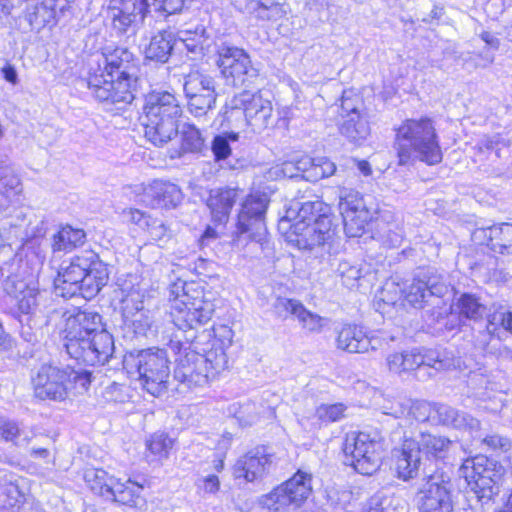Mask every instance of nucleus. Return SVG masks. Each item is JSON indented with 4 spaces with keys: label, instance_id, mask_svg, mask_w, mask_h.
Returning a JSON list of instances; mask_svg holds the SVG:
<instances>
[{
    "label": "nucleus",
    "instance_id": "obj_56",
    "mask_svg": "<svg viewBox=\"0 0 512 512\" xmlns=\"http://www.w3.org/2000/svg\"><path fill=\"white\" fill-rule=\"evenodd\" d=\"M336 171L334 162L326 157L314 158L313 168L308 174V181L317 182L325 177L332 176Z\"/></svg>",
    "mask_w": 512,
    "mask_h": 512
},
{
    "label": "nucleus",
    "instance_id": "obj_16",
    "mask_svg": "<svg viewBox=\"0 0 512 512\" xmlns=\"http://www.w3.org/2000/svg\"><path fill=\"white\" fill-rule=\"evenodd\" d=\"M188 109L195 117H201L212 109L216 102L214 79L200 72H191L184 82Z\"/></svg>",
    "mask_w": 512,
    "mask_h": 512
},
{
    "label": "nucleus",
    "instance_id": "obj_6",
    "mask_svg": "<svg viewBox=\"0 0 512 512\" xmlns=\"http://www.w3.org/2000/svg\"><path fill=\"white\" fill-rule=\"evenodd\" d=\"M124 366L130 374H137L143 389L153 396H160L168 389L170 360L166 350L151 347L129 352Z\"/></svg>",
    "mask_w": 512,
    "mask_h": 512
},
{
    "label": "nucleus",
    "instance_id": "obj_23",
    "mask_svg": "<svg viewBox=\"0 0 512 512\" xmlns=\"http://www.w3.org/2000/svg\"><path fill=\"white\" fill-rule=\"evenodd\" d=\"M146 8V1L140 0H110L108 17L113 28L119 34L127 33L133 26L138 15Z\"/></svg>",
    "mask_w": 512,
    "mask_h": 512
},
{
    "label": "nucleus",
    "instance_id": "obj_19",
    "mask_svg": "<svg viewBox=\"0 0 512 512\" xmlns=\"http://www.w3.org/2000/svg\"><path fill=\"white\" fill-rule=\"evenodd\" d=\"M175 362L174 378L178 382L188 388L202 387L208 383V366H205V359L190 346L179 352Z\"/></svg>",
    "mask_w": 512,
    "mask_h": 512
},
{
    "label": "nucleus",
    "instance_id": "obj_8",
    "mask_svg": "<svg viewBox=\"0 0 512 512\" xmlns=\"http://www.w3.org/2000/svg\"><path fill=\"white\" fill-rule=\"evenodd\" d=\"M452 442L440 435L420 433L417 438H405L401 447L394 449L398 477L404 481L415 478L421 464V454L428 458L446 457Z\"/></svg>",
    "mask_w": 512,
    "mask_h": 512
},
{
    "label": "nucleus",
    "instance_id": "obj_45",
    "mask_svg": "<svg viewBox=\"0 0 512 512\" xmlns=\"http://www.w3.org/2000/svg\"><path fill=\"white\" fill-rule=\"evenodd\" d=\"M453 307L460 316L474 321L481 320L486 313V307L480 302V299L470 293L460 295Z\"/></svg>",
    "mask_w": 512,
    "mask_h": 512
},
{
    "label": "nucleus",
    "instance_id": "obj_46",
    "mask_svg": "<svg viewBox=\"0 0 512 512\" xmlns=\"http://www.w3.org/2000/svg\"><path fill=\"white\" fill-rule=\"evenodd\" d=\"M86 234L82 229H75L71 226H65L53 237L52 248L54 251H67L85 241Z\"/></svg>",
    "mask_w": 512,
    "mask_h": 512
},
{
    "label": "nucleus",
    "instance_id": "obj_14",
    "mask_svg": "<svg viewBox=\"0 0 512 512\" xmlns=\"http://www.w3.org/2000/svg\"><path fill=\"white\" fill-rule=\"evenodd\" d=\"M267 204L265 197L251 195L246 198L238 214L237 230L233 238L234 245L240 246L244 236L245 239L257 243H262L265 240Z\"/></svg>",
    "mask_w": 512,
    "mask_h": 512
},
{
    "label": "nucleus",
    "instance_id": "obj_50",
    "mask_svg": "<svg viewBox=\"0 0 512 512\" xmlns=\"http://www.w3.org/2000/svg\"><path fill=\"white\" fill-rule=\"evenodd\" d=\"M202 357L205 359V366H208V380L227 367L228 359L223 347L212 345Z\"/></svg>",
    "mask_w": 512,
    "mask_h": 512
},
{
    "label": "nucleus",
    "instance_id": "obj_10",
    "mask_svg": "<svg viewBox=\"0 0 512 512\" xmlns=\"http://www.w3.org/2000/svg\"><path fill=\"white\" fill-rule=\"evenodd\" d=\"M243 115L245 123L254 132L260 133L273 123V105L261 91L244 90L229 102L225 117L228 121Z\"/></svg>",
    "mask_w": 512,
    "mask_h": 512
},
{
    "label": "nucleus",
    "instance_id": "obj_62",
    "mask_svg": "<svg viewBox=\"0 0 512 512\" xmlns=\"http://www.w3.org/2000/svg\"><path fill=\"white\" fill-rule=\"evenodd\" d=\"M389 340L393 341L394 338L390 337L388 339L387 337H385L383 335V333H371V334L366 333V342L367 343L365 344V347L363 348L362 353H367L370 351H376L379 349H383L385 346L388 345Z\"/></svg>",
    "mask_w": 512,
    "mask_h": 512
},
{
    "label": "nucleus",
    "instance_id": "obj_37",
    "mask_svg": "<svg viewBox=\"0 0 512 512\" xmlns=\"http://www.w3.org/2000/svg\"><path fill=\"white\" fill-rule=\"evenodd\" d=\"M21 192V181L9 165H0V211L9 207L12 198Z\"/></svg>",
    "mask_w": 512,
    "mask_h": 512
},
{
    "label": "nucleus",
    "instance_id": "obj_61",
    "mask_svg": "<svg viewBox=\"0 0 512 512\" xmlns=\"http://www.w3.org/2000/svg\"><path fill=\"white\" fill-rule=\"evenodd\" d=\"M361 105L360 98L358 96H352L351 93L344 92L341 98V116L344 118L351 117L353 113H362L359 110Z\"/></svg>",
    "mask_w": 512,
    "mask_h": 512
},
{
    "label": "nucleus",
    "instance_id": "obj_42",
    "mask_svg": "<svg viewBox=\"0 0 512 512\" xmlns=\"http://www.w3.org/2000/svg\"><path fill=\"white\" fill-rule=\"evenodd\" d=\"M84 479L88 487L95 494L108 500L116 480L103 469H88L85 471Z\"/></svg>",
    "mask_w": 512,
    "mask_h": 512
},
{
    "label": "nucleus",
    "instance_id": "obj_49",
    "mask_svg": "<svg viewBox=\"0 0 512 512\" xmlns=\"http://www.w3.org/2000/svg\"><path fill=\"white\" fill-rule=\"evenodd\" d=\"M31 25L43 27L56 22V8L53 0H45L35 7V11L28 16Z\"/></svg>",
    "mask_w": 512,
    "mask_h": 512
},
{
    "label": "nucleus",
    "instance_id": "obj_35",
    "mask_svg": "<svg viewBox=\"0 0 512 512\" xmlns=\"http://www.w3.org/2000/svg\"><path fill=\"white\" fill-rule=\"evenodd\" d=\"M346 409L343 403L321 404L316 408L311 423L305 417L299 418L298 422L307 430L317 429L344 418Z\"/></svg>",
    "mask_w": 512,
    "mask_h": 512
},
{
    "label": "nucleus",
    "instance_id": "obj_53",
    "mask_svg": "<svg viewBox=\"0 0 512 512\" xmlns=\"http://www.w3.org/2000/svg\"><path fill=\"white\" fill-rule=\"evenodd\" d=\"M499 337V331L493 325L490 327L487 321L486 328L479 332L475 339V347L482 350L486 354L498 355L500 354V347L493 344L495 338Z\"/></svg>",
    "mask_w": 512,
    "mask_h": 512
},
{
    "label": "nucleus",
    "instance_id": "obj_31",
    "mask_svg": "<svg viewBox=\"0 0 512 512\" xmlns=\"http://www.w3.org/2000/svg\"><path fill=\"white\" fill-rule=\"evenodd\" d=\"M180 147L171 152V158H180L185 154H201L206 149L205 139L200 130L191 123H184L178 130Z\"/></svg>",
    "mask_w": 512,
    "mask_h": 512
},
{
    "label": "nucleus",
    "instance_id": "obj_5",
    "mask_svg": "<svg viewBox=\"0 0 512 512\" xmlns=\"http://www.w3.org/2000/svg\"><path fill=\"white\" fill-rule=\"evenodd\" d=\"M396 145L400 165L415 160L428 165H436L442 161L436 128L428 117L405 120L397 129Z\"/></svg>",
    "mask_w": 512,
    "mask_h": 512
},
{
    "label": "nucleus",
    "instance_id": "obj_32",
    "mask_svg": "<svg viewBox=\"0 0 512 512\" xmlns=\"http://www.w3.org/2000/svg\"><path fill=\"white\" fill-rule=\"evenodd\" d=\"M433 411L436 413L437 420L443 425L452 426L458 429H466L471 433H478L480 430L479 420L466 413H459L453 407L445 404H438L434 406Z\"/></svg>",
    "mask_w": 512,
    "mask_h": 512
},
{
    "label": "nucleus",
    "instance_id": "obj_58",
    "mask_svg": "<svg viewBox=\"0 0 512 512\" xmlns=\"http://www.w3.org/2000/svg\"><path fill=\"white\" fill-rule=\"evenodd\" d=\"M301 305L302 303L298 300L277 297L273 304V310L279 318L285 319L289 314L296 317L298 308H300Z\"/></svg>",
    "mask_w": 512,
    "mask_h": 512
},
{
    "label": "nucleus",
    "instance_id": "obj_30",
    "mask_svg": "<svg viewBox=\"0 0 512 512\" xmlns=\"http://www.w3.org/2000/svg\"><path fill=\"white\" fill-rule=\"evenodd\" d=\"M236 197L237 190L232 188H218L210 191L207 206L214 222L223 224L228 220Z\"/></svg>",
    "mask_w": 512,
    "mask_h": 512
},
{
    "label": "nucleus",
    "instance_id": "obj_2",
    "mask_svg": "<svg viewBox=\"0 0 512 512\" xmlns=\"http://www.w3.org/2000/svg\"><path fill=\"white\" fill-rule=\"evenodd\" d=\"M91 67L88 88L103 102L131 103L137 67L134 55L123 47H106Z\"/></svg>",
    "mask_w": 512,
    "mask_h": 512
},
{
    "label": "nucleus",
    "instance_id": "obj_54",
    "mask_svg": "<svg viewBox=\"0 0 512 512\" xmlns=\"http://www.w3.org/2000/svg\"><path fill=\"white\" fill-rule=\"evenodd\" d=\"M69 375L68 395L70 392L74 394H83L91 384V373L88 370L65 369Z\"/></svg>",
    "mask_w": 512,
    "mask_h": 512
},
{
    "label": "nucleus",
    "instance_id": "obj_43",
    "mask_svg": "<svg viewBox=\"0 0 512 512\" xmlns=\"http://www.w3.org/2000/svg\"><path fill=\"white\" fill-rule=\"evenodd\" d=\"M337 274L341 278L342 284L350 289L358 287L359 282L369 275L367 264L351 263L341 261L337 267Z\"/></svg>",
    "mask_w": 512,
    "mask_h": 512
},
{
    "label": "nucleus",
    "instance_id": "obj_29",
    "mask_svg": "<svg viewBox=\"0 0 512 512\" xmlns=\"http://www.w3.org/2000/svg\"><path fill=\"white\" fill-rule=\"evenodd\" d=\"M108 278V269L96 254V259H93V263L90 268L85 271L81 283L78 284V294L85 299L94 298L107 284Z\"/></svg>",
    "mask_w": 512,
    "mask_h": 512
},
{
    "label": "nucleus",
    "instance_id": "obj_26",
    "mask_svg": "<svg viewBox=\"0 0 512 512\" xmlns=\"http://www.w3.org/2000/svg\"><path fill=\"white\" fill-rule=\"evenodd\" d=\"M474 238L495 252L512 255V224L510 223L478 229L474 232Z\"/></svg>",
    "mask_w": 512,
    "mask_h": 512
},
{
    "label": "nucleus",
    "instance_id": "obj_13",
    "mask_svg": "<svg viewBox=\"0 0 512 512\" xmlns=\"http://www.w3.org/2000/svg\"><path fill=\"white\" fill-rule=\"evenodd\" d=\"M215 305L203 295L192 297L187 291L177 296L170 308V317L178 329H195L206 324L213 315Z\"/></svg>",
    "mask_w": 512,
    "mask_h": 512
},
{
    "label": "nucleus",
    "instance_id": "obj_52",
    "mask_svg": "<svg viewBox=\"0 0 512 512\" xmlns=\"http://www.w3.org/2000/svg\"><path fill=\"white\" fill-rule=\"evenodd\" d=\"M146 446L154 459L162 460L168 458L173 440L165 433H155L147 440Z\"/></svg>",
    "mask_w": 512,
    "mask_h": 512
},
{
    "label": "nucleus",
    "instance_id": "obj_38",
    "mask_svg": "<svg viewBox=\"0 0 512 512\" xmlns=\"http://www.w3.org/2000/svg\"><path fill=\"white\" fill-rule=\"evenodd\" d=\"M421 352L417 349L390 354L387 359V366L390 372L402 375L411 373L422 366Z\"/></svg>",
    "mask_w": 512,
    "mask_h": 512
},
{
    "label": "nucleus",
    "instance_id": "obj_63",
    "mask_svg": "<svg viewBox=\"0 0 512 512\" xmlns=\"http://www.w3.org/2000/svg\"><path fill=\"white\" fill-rule=\"evenodd\" d=\"M188 0H153V6L156 10L168 15L182 11Z\"/></svg>",
    "mask_w": 512,
    "mask_h": 512
},
{
    "label": "nucleus",
    "instance_id": "obj_1",
    "mask_svg": "<svg viewBox=\"0 0 512 512\" xmlns=\"http://www.w3.org/2000/svg\"><path fill=\"white\" fill-rule=\"evenodd\" d=\"M58 316L59 337L70 358L89 366L108 362L114 352V341L105 329L102 316L98 312L76 307L65 311H53L48 322Z\"/></svg>",
    "mask_w": 512,
    "mask_h": 512
},
{
    "label": "nucleus",
    "instance_id": "obj_27",
    "mask_svg": "<svg viewBox=\"0 0 512 512\" xmlns=\"http://www.w3.org/2000/svg\"><path fill=\"white\" fill-rule=\"evenodd\" d=\"M433 409L426 401L403 399L392 403L390 407L383 406V413L395 418L424 422L430 418Z\"/></svg>",
    "mask_w": 512,
    "mask_h": 512
},
{
    "label": "nucleus",
    "instance_id": "obj_21",
    "mask_svg": "<svg viewBox=\"0 0 512 512\" xmlns=\"http://www.w3.org/2000/svg\"><path fill=\"white\" fill-rule=\"evenodd\" d=\"M447 285L440 276L432 275L429 271L421 272L404 289L406 301L414 307H422L430 296L441 297L447 292Z\"/></svg>",
    "mask_w": 512,
    "mask_h": 512
},
{
    "label": "nucleus",
    "instance_id": "obj_51",
    "mask_svg": "<svg viewBox=\"0 0 512 512\" xmlns=\"http://www.w3.org/2000/svg\"><path fill=\"white\" fill-rule=\"evenodd\" d=\"M125 293L121 299L123 318H131L132 314L146 310L144 307V294L138 288H131L129 291L122 290Z\"/></svg>",
    "mask_w": 512,
    "mask_h": 512
},
{
    "label": "nucleus",
    "instance_id": "obj_48",
    "mask_svg": "<svg viewBox=\"0 0 512 512\" xmlns=\"http://www.w3.org/2000/svg\"><path fill=\"white\" fill-rule=\"evenodd\" d=\"M378 239L388 248L399 247L403 241V230L401 224L394 222H380L378 224Z\"/></svg>",
    "mask_w": 512,
    "mask_h": 512
},
{
    "label": "nucleus",
    "instance_id": "obj_34",
    "mask_svg": "<svg viewBox=\"0 0 512 512\" xmlns=\"http://www.w3.org/2000/svg\"><path fill=\"white\" fill-rule=\"evenodd\" d=\"M364 328L356 324H345L337 331V348L349 353H362L366 344Z\"/></svg>",
    "mask_w": 512,
    "mask_h": 512
},
{
    "label": "nucleus",
    "instance_id": "obj_60",
    "mask_svg": "<svg viewBox=\"0 0 512 512\" xmlns=\"http://www.w3.org/2000/svg\"><path fill=\"white\" fill-rule=\"evenodd\" d=\"M508 146V142L499 135L493 137H484L478 143L480 152H494L496 157H500L501 147Z\"/></svg>",
    "mask_w": 512,
    "mask_h": 512
},
{
    "label": "nucleus",
    "instance_id": "obj_36",
    "mask_svg": "<svg viewBox=\"0 0 512 512\" xmlns=\"http://www.w3.org/2000/svg\"><path fill=\"white\" fill-rule=\"evenodd\" d=\"M175 44L174 36L169 31H160L154 35L145 49V57L160 63H166Z\"/></svg>",
    "mask_w": 512,
    "mask_h": 512
},
{
    "label": "nucleus",
    "instance_id": "obj_9",
    "mask_svg": "<svg viewBox=\"0 0 512 512\" xmlns=\"http://www.w3.org/2000/svg\"><path fill=\"white\" fill-rule=\"evenodd\" d=\"M343 451L358 473L372 475L381 465L384 442L377 432H350L346 435Z\"/></svg>",
    "mask_w": 512,
    "mask_h": 512
},
{
    "label": "nucleus",
    "instance_id": "obj_7",
    "mask_svg": "<svg viewBox=\"0 0 512 512\" xmlns=\"http://www.w3.org/2000/svg\"><path fill=\"white\" fill-rule=\"evenodd\" d=\"M459 471L470 488L467 492L468 500L479 504L478 507L472 508L480 512L484 504L489 503L499 493L504 474L503 466L486 456L479 455L466 459Z\"/></svg>",
    "mask_w": 512,
    "mask_h": 512
},
{
    "label": "nucleus",
    "instance_id": "obj_17",
    "mask_svg": "<svg viewBox=\"0 0 512 512\" xmlns=\"http://www.w3.org/2000/svg\"><path fill=\"white\" fill-rule=\"evenodd\" d=\"M32 385L38 399L64 401L68 397L69 375L65 369L43 365L32 377Z\"/></svg>",
    "mask_w": 512,
    "mask_h": 512
},
{
    "label": "nucleus",
    "instance_id": "obj_24",
    "mask_svg": "<svg viewBox=\"0 0 512 512\" xmlns=\"http://www.w3.org/2000/svg\"><path fill=\"white\" fill-rule=\"evenodd\" d=\"M144 113L148 116L178 122L182 109L177 98L167 91H153L146 96Z\"/></svg>",
    "mask_w": 512,
    "mask_h": 512
},
{
    "label": "nucleus",
    "instance_id": "obj_55",
    "mask_svg": "<svg viewBox=\"0 0 512 512\" xmlns=\"http://www.w3.org/2000/svg\"><path fill=\"white\" fill-rule=\"evenodd\" d=\"M125 324L130 326L137 335H146L153 324L152 313L146 309L131 315V318H124Z\"/></svg>",
    "mask_w": 512,
    "mask_h": 512
},
{
    "label": "nucleus",
    "instance_id": "obj_64",
    "mask_svg": "<svg viewBox=\"0 0 512 512\" xmlns=\"http://www.w3.org/2000/svg\"><path fill=\"white\" fill-rule=\"evenodd\" d=\"M211 149L216 160L226 159L231 154V148L226 136L217 135L212 141Z\"/></svg>",
    "mask_w": 512,
    "mask_h": 512
},
{
    "label": "nucleus",
    "instance_id": "obj_28",
    "mask_svg": "<svg viewBox=\"0 0 512 512\" xmlns=\"http://www.w3.org/2000/svg\"><path fill=\"white\" fill-rule=\"evenodd\" d=\"M144 135L153 145L161 147L178 134V122L163 118L144 116Z\"/></svg>",
    "mask_w": 512,
    "mask_h": 512
},
{
    "label": "nucleus",
    "instance_id": "obj_11",
    "mask_svg": "<svg viewBox=\"0 0 512 512\" xmlns=\"http://www.w3.org/2000/svg\"><path fill=\"white\" fill-rule=\"evenodd\" d=\"M312 492V474L298 470L290 479L262 496L263 507L273 512H288L299 508Z\"/></svg>",
    "mask_w": 512,
    "mask_h": 512
},
{
    "label": "nucleus",
    "instance_id": "obj_12",
    "mask_svg": "<svg viewBox=\"0 0 512 512\" xmlns=\"http://www.w3.org/2000/svg\"><path fill=\"white\" fill-rule=\"evenodd\" d=\"M217 65L226 83L232 86L251 84L259 76L248 53L235 46L223 44L218 48Z\"/></svg>",
    "mask_w": 512,
    "mask_h": 512
},
{
    "label": "nucleus",
    "instance_id": "obj_57",
    "mask_svg": "<svg viewBox=\"0 0 512 512\" xmlns=\"http://www.w3.org/2000/svg\"><path fill=\"white\" fill-rule=\"evenodd\" d=\"M296 318L301 323L304 329L311 332L320 331L323 327V318L317 314L308 311L303 304L298 308Z\"/></svg>",
    "mask_w": 512,
    "mask_h": 512
},
{
    "label": "nucleus",
    "instance_id": "obj_3",
    "mask_svg": "<svg viewBox=\"0 0 512 512\" xmlns=\"http://www.w3.org/2000/svg\"><path fill=\"white\" fill-rule=\"evenodd\" d=\"M286 240L299 249L323 245L332 238L330 207L321 200L306 201L295 210H288L279 222Z\"/></svg>",
    "mask_w": 512,
    "mask_h": 512
},
{
    "label": "nucleus",
    "instance_id": "obj_25",
    "mask_svg": "<svg viewBox=\"0 0 512 512\" xmlns=\"http://www.w3.org/2000/svg\"><path fill=\"white\" fill-rule=\"evenodd\" d=\"M144 201L152 208H175L182 201V192L173 183L155 180L145 190Z\"/></svg>",
    "mask_w": 512,
    "mask_h": 512
},
{
    "label": "nucleus",
    "instance_id": "obj_4",
    "mask_svg": "<svg viewBox=\"0 0 512 512\" xmlns=\"http://www.w3.org/2000/svg\"><path fill=\"white\" fill-rule=\"evenodd\" d=\"M36 270L23 262L11 244L0 245V283L6 293L16 300L18 311L34 314L39 305Z\"/></svg>",
    "mask_w": 512,
    "mask_h": 512
},
{
    "label": "nucleus",
    "instance_id": "obj_59",
    "mask_svg": "<svg viewBox=\"0 0 512 512\" xmlns=\"http://www.w3.org/2000/svg\"><path fill=\"white\" fill-rule=\"evenodd\" d=\"M214 340L212 345L223 347L226 350L231 346L234 333L227 325H219L213 328Z\"/></svg>",
    "mask_w": 512,
    "mask_h": 512
},
{
    "label": "nucleus",
    "instance_id": "obj_44",
    "mask_svg": "<svg viewBox=\"0 0 512 512\" xmlns=\"http://www.w3.org/2000/svg\"><path fill=\"white\" fill-rule=\"evenodd\" d=\"M486 319L490 327H496L498 331L504 329L512 335V310L506 301H494L491 303Z\"/></svg>",
    "mask_w": 512,
    "mask_h": 512
},
{
    "label": "nucleus",
    "instance_id": "obj_41",
    "mask_svg": "<svg viewBox=\"0 0 512 512\" xmlns=\"http://www.w3.org/2000/svg\"><path fill=\"white\" fill-rule=\"evenodd\" d=\"M239 9L259 21H277L285 15L281 4L265 5L260 0H246L244 5H239Z\"/></svg>",
    "mask_w": 512,
    "mask_h": 512
},
{
    "label": "nucleus",
    "instance_id": "obj_18",
    "mask_svg": "<svg viewBox=\"0 0 512 512\" xmlns=\"http://www.w3.org/2000/svg\"><path fill=\"white\" fill-rule=\"evenodd\" d=\"M93 259H96V253L92 250H84L74 255L68 266L63 267L54 280L55 293L63 298H71L78 294L79 283L83 279Z\"/></svg>",
    "mask_w": 512,
    "mask_h": 512
},
{
    "label": "nucleus",
    "instance_id": "obj_15",
    "mask_svg": "<svg viewBox=\"0 0 512 512\" xmlns=\"http://www.w3.org/2000/svg\"><path fill=\"white\" fill-rule=\"evenodd\" d=\"M415 500L419 512H453L450 477L444 473L430 475L421 484Z\"/></svg>",
    "mask_w": 512,
    "mask_h": 512
},
{
    "label": "nucleus",
    "instance_id": "obj_39",
    "mask_svg": "<svg viewBox=\"0 0 512 512\" xmlns=\"http://www.w3.org/2000/svg\"><path fill=\"white\" fill-rule=\"evenodd\" d=\"M340 133L349 141L361 143L370 135V125L364 113H353L340 124Z\"/></svg>",
    "mask_w": 512,
    "mask_h": 512
},
{
    "label": "nucleus",
    "instance_id": "obj_22",
    "mask_svg": "<svg viewBox=\"0 0 512 512\" xmlns=\"http://www.w3.org/2000/svg\"><path fill=\"white\" fill-rule=\"evenodd\" d=\"M274 463V456L265 447H257L239 458L234 466L236 478L252 482L262 478Z\"/></svg>",
    "mask_w": 512,
    "mask_h": 512
},
{
    "label": "nucleus",
    "instance_id": "obj_47",
    "mask_svg": "<svg viewBox=\"0 0 512 512\" xmlns=\"http://www.w3.org/2000/svg\"><path fill=\"white\" fill-rule=\"evenodd\" d=\"M179 40L184 44L186 49L194 54L203 52L204 47L208 45V38L205 36V29L202 26L192 30H180L178 32Z\"/></svg>",
    "mask_w": 512,
    "mask_h": 512
},
{
    "label": "nucleus",
    "instance_id": "obj_40",
    "mask_svg": "<svg viewBox=\"0 0 512 512\" xmlns=\"http://www.w3.org/2000/svg\"><path fill=\"white\" fill-rule=\"evenodd\" d=\"M112 487L113 491H111L108 500L129 507L137 506L140 500V494L143 490L142 485L133 482L130 479L122 482L120 479L116 478Z\"/></svg>",
    "mask_w": 512,
    "mask_h": 512
},
{
    "label": "nucleus",
    "instance_id": "obj_33",
    "mask_svg": "<svg viewBox=\"0 0 512 512\" xmlns=\"http://www.w3.org/2000/svg\"><path fill=\"white\" fill-rule=\"evenodd\" d=\"M21 478H5L0 483V508L7 511L19 509L25 502L26 493Z\"/></svg>",
    "mask_w": 512,
    "mask_h": 512
},
{
    "label": "nucleus",
    "instance_id": "obj_20",
    "mask_svg": "<svg viewBox=\"0 0 512 512\" xmlns=\"http://www.w3.org/2000/svg\"><path fill=\"white\" fill-rule=\"evenodd\" d=\"M339 211L343 218L346 235L348 237L361 236L369 219V211L360 194L355 191H342Z\"/></svg>",
    "mask_w": 512,
    "mask_h": 512
}]
</instances>
